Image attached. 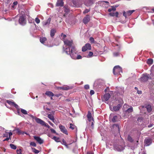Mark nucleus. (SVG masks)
<instances>
[{
  "label": "nucleus",
  "instance_id": "obj_9",
  "mask_svg": "<svg viewBox=\"0 0 154 154\" xmlns=\"http://www.w3.org/2000/svg\"><path fill=\"white\" fill-rule=\"evenodd\" d=\"M33 137L39 144H42L43 143V140L39 137L34 136Z\"/></svg>",
  "mask_w": 154,
  "mask_h": 154
},
{
  "label": "nucleus",
  "instance_id": "obj_34",
  "mask_svg": "<svg viewBox=\"0 0 154 154\" xmlns=\"http://www.w3.org/2000/svg\"><path fill=\"white\" fill-rule=\"evenodd\" d=\"M52 139H54V140L56 142H58L59 141V138L57 137H55V136L53 137Z\"/></svg>",
  "mask_w": 154,
  "mask_h": 154
},
{
  "label": "nucleus",
  "instance_id": "obj_63",
  "mask_svg": "<svg viewBox=\"0 0 154 154\" xmlns=\"http://www.w3.org/2000/svg\"><path fill=\"white\" fill-rule=\"evenodd\" d=\"M142 120V119L141 118H138L137 119V120L138 121H140V120Z\"/></svg>",
  "mask_w": 154,
  "mask_h": 154
},
{
  "label": "nucleus",
  "instance_id": "obj_51",
  "mask_svg": "<svg viewBox=\"0 0 154 154\" xmlns=\"http://www.w3.org/2000/svg\"><path fill=\"white\" fill-rule=\"evenodd\" d=\"M43 125L46 126V127H47L48 128H50V126L48 124L46 123L45 122V124L44 125Z\"/></svg>",
  "mask_w": 154,
  "mask_h": 154
},
{
  "label": "nucleus",
  "instance_id": "obj_6",
  "mask_svg": "<svg viewBox=\"0 0 154 154\" xmlns=\"http://www.w3.org/2000/svg\"><path fill=\"white\" fill-rule=\"evenodd\" d=\"M135 11L134 10H129L126 12L124 11L123 12V16L126 18L127 16H129Z\"/></svg>",
  "mask_w": 154,
  "mask_h": 154
},
{
  "label": "nucleus",
  "instance_id": "obj_64",
  "mask_svg": "<svg viewBox=\"0 0 154 154\" xmlns=\"http://www.w3.org/2000/svg\"><path fill=\"white\" fill-rule=\"evenodd\" d=\"M137 93L138 94H140L141 93V91H138Z\"/></svg>",
  "mask_w": 154,
  "mask_h": 154
},
{
  "label": "nucleus",
  "instance_id": "obj_53",
  "mask_svg": "<svg viewBox=\"0 0 154 154\" xmlns=\"http://www.w3.org/2000/svg\"><path fill=\"white\" fill-rule=\"evenodd\" d=\"M109 14L110 15L112 16H114L115 15V13L112 12L110 13Z\"/></svg>",
  "mask_w": 154,
  "mask_h": 154
},
{
  "label": "nucleus",
  "instance_id": "obj_19",
  "mask_svg": "<svg viewBox=\"0 0 154 154\" xmlns=\"http://www.w3.org/2000/svg\"><path fill=\"white\" fill-rule=\"evenodd\" d=\"M63 0H58L56 5L57 6H62L63 5Z\"/></svg>",
  "mask_w": 154,
  "mask_h": 154
},
{
  "label": "nucleus",
  "instance_id": "obj_17",
  "mask_svg": "<svg viewBox=\"0 0 154 154\" xmlns=\"http://www.w3.org/2000/svg\"><path fill=\"white\" fill-rule=\"evenodd\" d=\"M7 103L10 105L13 106L16 108H18V106L17 104H16L14 102H13L10 101L8 100L7 101Z\"/></svg>",
  "mask_w": 154,
  "mask_h": 154
},
{
  "label": "nucleus",
  "instance_id": "obj_54",
  "mask_svg": "<svg viewBox=\"0 0 154 154\" xmlns=\"http://www.w3.org/2000/svg\"><path fill=\"white\" fill-rule=\"evenodd\" d=\"M8 133L7 132H6L5 134H4V137H7L8 136Z\"/></svg>",
  "mask_w": 154,
  "mask_h": 154
},
{
  "label": "nucleus",
  "instance_id": "obj_15",
  "mask_svg": "<svg viewBox=\"0 0 154 154\" xmlns=\"http://www.w3.org/2000/svg\"><path fill=\"white\" fill-rule=\"evenodd\" d=\"M110 97V95L109 94L107 93L105 94L103 96L102 99L103 100L105 101H107L109 98Z\"/></svg>",
  "mask_w": 154,
  "mask_h": 154
},
{
  "label": "nucleus",
  "instance_id": "obj_48",
  "mask_svg": "<svg viewBox=\"0 0 154 154\" xmlns=\"http://www.w3.org/2000/svg\"><path fill=\"white\" fill-rule=\"evenodd\" d=\"M90 10L88 9H86L85 10V11L83 12V13L84 14L86 13L89 12Z\"/></svg>",
  "mask_w": 154,
  "mask_h": 154
},
{
  "label": "nucleus",
  "instance_id": "obj_33",
  "mask_svg": "<svg viewBox=\"0 0 154 154\" xmlns=\"http://www.w3.org/2000/svg\"><path fill=\"white\" fill-rule=\"evenodd\" d=\"M10 146L11 149H15L17 148L16 146L13 144H10Z\"/></svg>",
  "mask_w": 154,
  "mask_h": 154
},
{
  "label": "nucleus",
  "instance_id": "obj_44",
  "mask_svg": "<svg viewBox=\"0 0 154 154\" xmlns=\"http://www.w3.org/2000/svg\"><path fill=\"white\" fill-rule=\"evenodd\" d=\"M15 130L16 131L17 133L19 134H21V131L19 129H17L16 130H14L13 131H14Z\"/></svg>",
  "mask_w": 154,
  "mask_h": 154
},
{
  "label": "nucleus",
  "instance_id": "obj_60",
  "mask_svg": "<svg viewBox=\"0 0 154 154\" xmlns=\"http://www.w3.org/2000/svg\"><path fill=\"white\" fill-rule=\"evenodd\" d=\"M30 116L32 117L33 119H35V118H36L35 117H34L33 115H30Z\"/></svg>",
  "mask_w": 154,
  "mask_h": 154
},
{
  "label": "nucleus",
  "instance_id": "obj_55",
  "mask_svg": "<svg viewBox=\"0 0 154 154\" xmlns=\"http://www.w3.org/2000/svg\"><path fill=\"white\" fill-rule=\"evenodd\" d=\"M9 139H11V137H8L7 138H6L5 139V140H3V141H8Z\"/></svg>",
  "mask_w": 154,
  "mask_h": 154
},
{
  "label": "nucleus",
  "instance_id": "obj_38",
  "mask_svg": "<svg viewBox=\"0 0 154 154\" xmlns=\"http://www.w3.org/2000/svg\"><path fill=\"white\" fill-rule=\"evenodd\" d=\"M35 22L37 24L39 23L40 22V20L37 17L35 18Z\"/></svg>",
  "mask_w": 154,
  "mask_h": 154
},
{
  "label": "nucleus",
  "instance_id": "obj_36",
  "mask_svg": "<svg viewBox=\"0 0 154 154\" xmlns=\"http://www.w3.org/2000/svg\"><path fill=\"white\" fill-rule=\"evenodd\" d=\"M93 53L92 52L90 51L89 52L88 55L87 56V57H91L93 56Z\"/></svg>",
  "mask_w": 154,
  "mask_h": 154
},
{
  "label": "nucleus",
  "instance_id": "obj_12",
  "mask_svg": "<svg viewBox=\"0 0 154 154\" xmlns=\"http://www.w3.org/2000/svg\"><path fill=\"white\" fill-rule=\"evenodd\" d=\"M121 107V105L120 104H119L117 106L113 107V108L111 107H110V108L112 111H117L119 110Z\"/></svg>",
  "mask_w": 154,
  "mask_h": 154
},
{
  "label": "nucleus",
  "instance_id": "obj_39",
  "mask_svg": "<svg viewBox=\"0 0 154 154\" xmlns=\"http://www.w3.org/2000/svg\"><path fill=\"white\" fill-rule=\"evenodd\" d=\"M30 145L35 147L36 146V143L34 142H31L30 143Z\"/></svg>",
  "mask_w": 154,
  "mask_h": 154
},
{
  "label": "nucleus",
  "instance_id": "obj_45",
  "mask_svg": "<svg viewBox=\"0 0 154 154\" xmlns=\"http://www.w3.org/2000/svg\"><path fill=\"white\" fill-rule=\"evenodd\" d=\"M50 130L51 132L53 133H56V131H55L52 128H50Z\"/></svg>",
  "mask_w": 154,
  "mask_h": 154
},
{
  "label": "nucleus",
  "instance_id": "obj_31",
  "mask_svg": "<svg viewBox=\"0 0 154 154\" xmlns=\"http://www.w3.org/2000/svg\"><path fill=\"white\" fill-rule=\"evenodd\" d=\"M21 112L22 113H23L24 114L26 115L27 114V111L25 109H21Z\"/></svg>",
  "mask_w": 154,
  "mask_h": 154
},
{
  "label": "nucleus",
  "instance_id": "obj_21",
  "mask_svg": "<svg viewBox=\"0 0 154 154\" xmlns=\"http://www.w3.org/2000/svg\"><path fill=\"white\" fill-rule=\"evenodd\" d=\"M145 108H146L147 111L149 112H150L152 111L151 106L149 104L146 105V106Z\"/></svg>",
  "mask_w": 154,
  "mask_h": 154
},
{
  "label": "nucleus",
  "instance_id": "obj_59",
  "mask_svg": "<svg viewBox=\"0 0 154 154\" xmlns=\"http://www.w3.org/2000/svg\"><path fill=\"white\" fill-rule=\"evenodd\" d=\"M9 137H11V136L12 135V133L11 132H9L8 133Z\"/></svg>",
  "mask_w": 154,
  "mask_h": 154
},
{
  "label": "nucleus",
  "instance_id": "obj_16",
  "mask_svg": "<svg viewBox=\"0 0 154 154\" xmlns=\"http://www.w3.org/2000/svg\"><path fill=\"white\" fill-rule=\"evenodd\" d=\"M59 128L61 130V131L63 132V133H64L65 134H67V131L66 130L65 127L62 125H60L59 126Z\"/></svg>",
  "mask_w": 154,
  "mask_h": 154
},
{
  "label": "nucleus",
  "instance_id": "obj_58",
  "mask_svg": "<svg viewBox=\"0 0 154 154\" xmlns=\"http://www.w3.org/2000/svg\"><path fill=\"white\" fill-rule=\"evenodd\" d=\"M118 55V53H113V55L114 56H117Z\"/></svg>",
  "mask_w": 154,
  "mask_h": 154
},
{
  "label": "nucleus",
  "instance_id": "obj_10",
  "mask_svg": "<svg viewBox=\"0 0 154 154\" xmlns=\"http://www.w3.org/2000/svg\"><path fill=\"white\" fill-rule=\"evenodd\" d=\"M152 140L151 139L146 138L145 140V145L146 146H149L152 143Z\"/></svg>",
  "mask_w": 154,
  "mask_h": 154
},
{
  "label": "nucleus",
  "instance_id": "obj_42",
  "mask_svg": "<svg viewBox=\"0 0 154 154\" xmlns=\"http://www.w3.org/2000/svg\"><path fill=\"white\" fill-rule=\"evenodd\" d=\"M64 11L66 13H67L69 11V9L68 8V7H64Z\"/></svg>",
  "mask_w": 154,
  "mask_h": 154
},
{
  "label": "nucleus",
  "instance_id": "obj_13",
  "mask_svg": "<svg viewBox=\"0 0 154 154\" xmlns=\"http://www.w3.org/2000/svg\"><path fill=\"white\" fill-rule=\"evenodd\" d=\"M35 120L37 123L40 124L42 125H43L45 124V122L40 119L35 118Z\"/></svg>",
  "mask_w": 154,
  "mask_h": 154
},
{
  "label": "nucleus",
  "instance_id": "obj_37",
  "mask_svg": "<svg viewBox=\"0 0 154 154\" xmlns=\"http://www.w3.org/2000/svg\"><path fill=\"white\" fill-rule=\"evenodd\" d=\"M128 141L131 142H132L133 141V140L131 137L130 136H128Z\"/></svg>",
  "mask_w": 154,
  "mask_h": 154
},
{
  "label": "nucleus",
  "instance_id": "obj_40",
  "mask_svg": "<svg viewBox=\"0 0 154 154\" xmlns=\"http://www.w3.org/2000/svg\"><path fill=\"white\" fill-rule=\"evenodd\" d=\"M17 154H21V149H19L17 150Z\"/></svg>",
  "mask_w": 154,
  "mask_h": 154
},
{
  "label": "nucleus",
  "instance_id": "obj_46",
  "mask_svg": "<svg viewBox=\"0 0 154 154\" xmlns=\"http://www.w3.org/2000/svg\"><path fill=\"white\" fill-rule=\"evenodd\" d=\"M63 144L66 146L67 148H68V145L66 144V143L65 141L63 140Z\"/></svg>",
  "mask_w": 154,
  "mask_h": 154
},
{
  "label": "nucleus",
  "instance_id": "obj_30",
  "mask_svg": "<svg viewBox=\"0 0 154 154\" xmlns=\"http://www.w3.org/2000/svg\"><path fill=\"white\" fill-rule=\"evenodd\" d=\"M153 60L151 59H149L148 60L147 63L148 64H152V63Z\"/></svg>",
  "mask_w": 154,
  "mask_h": 154
},
{
  "label": "nucleus",
  "instance_id": "obj_35",
  "mask_svg": "<svg viewBox=\"0 0 154 154\" xmlns=\"http://www.w3.org/2000/svg\"><path fill=\"white\" fill-rule=\"evenodd\" d=\"M32 149L33 152L35 154H37L39 152V151L38 150L36 149L35 148H32Z\"/></svg>",
  "mask_w": 154,
  "mask_h": 154
},
{
  "label": "nucleus",
  "instance_id": "obj_57",
  "mask_svg": "<svg viewBox=\"0 0 154 154\" xmlns=\"http://www.w3.org/2000/svg\"><path fill=\"white\" fill-rule=\"evenodd\" d=\"M48 123L49 124L52 126V127L54 126V125L52 123H51L50 121H48Z\"/></svg>",
  "mask_w": 154,
  "mask_h": 154
},
{
  "label": "nucleus",
  "instance_id": "obj_25",
  "mask_svg": "<svg viewBox=\"0 0 154 154\" xmlns=\"http://www.w3.org/2000/svg\"><path fill=\"white\" fill-rule=\"evenodd\" d=\"M133 111V108L132 107H130V108L128 109L127 110H125V111L126 112V113H130L132 112Z\"/></svg>",
  "mask_w": 154,
  "mask_h": 154
},
{
  "label": "nucleus",
  "instance_id": "obj_18",
  "mask_svg": "<svg viewBox=\"0 0 154 154\" xmlns=\"http://www.w3.org/2000/svg\"><path fill=\"white\" fill-rule=\"evenodd\" d=\"M90 20V18L88 16H87L83 20V22L85 24L87 23Z\"/></svg>",
  "mask_w": 154,
  "mask_h": 154
},
{
  "label": "nucleus",
  "instance_id": "obj_49",
  "mask_svg": "<svg viewBox=\"0 0 154 154\" xmlns=\"http://www.w3.org/2000/svg\"><path fill=\"white\" fill-rule=\"evenodd\" d=\"M128 106L126 104H125L124 105L123 108L124 111L125 110H126L125 109V108H127Z\"/></svg>",
  "mask_w": 154,
  "mask_h": 154
},
{
  "label": "nucleus",
  "instance_id": "obj_24",
  "mask_svg": "<svg viewBox=\"0 0 154 154\" xmlns=\"http://www.w3.org/2000/svg\"><path fill=\"white\" fill-rule=\"evenodd\" d=\"M56 32V31L54 29H52L51 31L50 35L51 37H53Z\"/></svg>",
  "mask_w": 154,
  "mask_h": 154
},
{
  "label": "nucleus",
  "instance_id": "obj_3",
  "mask_svg": "<svg viewBox=\"0 0 154 154\" xmlns=\"http://www.w3.org/2000/svg\"><path fill=\"white\" fill-rule=\"evenodd\" d=\"M122 69L119 66H115L113 69V73L114 75H116L119 74L120 72H122Z\"/></svg>",
  "mask_w": 154,
  "mask_h": 154
},
{
  "label": "nucleus",
  "instance_id": "obj_29",
  "mask_svg": "<svg viewBox=\"0 0 154 154\" xmlns=\"http://www.w3.org/2000/svg\"><path fill=\"white\" fill-rule=\"evenodd\" d=\"M112 121L113 122L117 121H118L117 116H114L112 119Z\"/></svg>",
  "mask_w": 154,
  "mask_h": 154
},
{
  "label": "nucleus",
  "instance_id": "obj_27",
  "mask_svg": "<svg viewBox=\"0 0 154 154\" xmlns=\"http://www.w3.org/2000/svg\"><path fill=\"white\" fill-rule=\"evenodd\" d=\"M113 128H116V129L118 130L119 131L120 128L119 125L117 124H114L113 125Z\"/></svg>",
  "mask_w": 154,
  "mask_h": 154
},
{
  "label": "nucleus",
  "instance_id": "obj_41",
  "mask_svg": "<svg viewBox=\"0 0 154 154\" xmlns=\"http://www.w3.org/2000/svg\"><path fill=\"white\" fill-rule=\"evenodd\" d=\"M70 126L69 127L70 128H71L72 130L74 128V127H75V126L74 125H73L72 124H70Z\"/></svg>",
  "mask_w": 154,
  "mask_h": 154
},
{
  "label": "nucleus",
  "instance_id": "obj_22",
  "mask_svg": "<svg viewBox=\"0 0 154 154\" xmlns=\"http://www.w3.org/2000/svg\"><path fill=\"white\" fill-rule=\"evenodd\" d=\"M48 117L51 120H52L53 122H54V119L53 116L51 114H49L48 115Z\"/></svg>",
  "mask_w": 154,
  "mask_h": 154
},
{
  "label": "nucleus",
  "instance_id": "obj_7",
  "mask_svg": "<svg viewBox=\"0 0 154 154\" xmlns=\"http://www.w3.org/2000/svg\"><path fill=\"white\" fill-rule=\"evenodd\" d=\"M124 149V147L123 146L120 145H117L116 146L114 145V149L118 151H121L123 150Z\"/></svg>",
  "mask_w": 154,
  "mask_h": 154
},
{
  "label": "nucleus",
  "instance_id": "obj_61",
  "mask_svg": "<svg viewBox=\"0 0 154 154\" xmlns=\"http://www.w3.org/2000/svg\"><path fill=\"white\" fill-rule=\"evenodd\" d=\"M152 125H152V124H150V125H148V127L149 128H150V127H152Z\"/></svg>",
  "mask_w": 154,
  "mask_h": 154
},
{
  "label": "nucleus",
  "instance_id": "obj_2",
  "mask_svg": "<svg viewBox=\"0 0 154 154\" xmlns=\"http://www.w3.org/2000/svg\"><path fill=\"white\" fill-rule=\"evenodd\" d=\"M24 10L23 9L20 10L19 12L21 11L22 16L20 17L19 19V22L20 24L22 25H25L26 23V21L24 16L23 15L24 14Z\"/></svg>",
  "mask_w": 154,
  "mask_h": 154
},
{
  "label": "nucleus",
  "instance_id": "obj_47",
  "mask_svg": "<svg viewBox=\"0 0 154 154\" xmlns=\"http://www.w3.org/2000/svg\"><path fill=\"white\" fill-rule=\"evenodd\" d=\"M84 88L86 89H88L89 88V86L88 85H85L84 86Z\"/></svg>",
  "mask_w": 154,
  "mask_h": 154
},
{
  "label": "nucleus",
  "instance_id": "obj_14",
  "mask_svg": "<svg viewBox=\"0 0 154 154\" xmlns=\"http://www.w3.org/2000/svg\"><path fill=\"white\" fill-rule=\"evenodd\" d=\"M87 117L88 119V120L89 122L91 121H94V119L91 116V112L89 111L87 116Z\"/></svg>",
  "mask_w": 154,
  "mask_h": 154
},
{
  "label": "nucleus",
  "instance_id": "obj_11",
  "mask_svg": "<svg viewBox=\"0 0 154 154\" xmlns=\"http://www.w3.org/2000/svg\"><path fill=\"white\" fill-rule=\"evenodd\" d=\"M72 88V87L67 86H65L62 87H58L57 88L58 89L63 90H67Z\"/></svg>",
  "mask_w": 154,
  "mask_h": 154
},
{
  "label": "nucleus",
  "instance_id": "obj_26",
  "mask_svg": "<svg viewBox=\"0 0 154 154\" xmlns=\"http://www.w3.org/2000/svg\"><path fill=\"white\" fill-rule=\"evenodd\" d=\"M17 4V2H14L13 4L11 6L12 9H14L16 8V6Z\"/></svg>",
  "mask_w": 154,
  "mask_h": 154
},
{
  "label": "nucleus",
  "instance_id": "obj_50",
  "mask_svg": "<svg viewBox=\"0 0 154 154\" xmlns=\"http://www.w3.org/2000/svg\"><path fill=\"white\" fill-rule=\"evenodd\" d=\"M90 122L91 123V127H92V129H93L94 128V121H91Z\"/></svg>",
  "mask_w": 154,
  "mask_h": 154
},
{
  "label": "nucleus",
  "instance_id": "obj_43",
  "mask_svg": "<svg viewBox=\"0 0 154 154\" xmlns=\"http://www.w3.org/2000/svg\"><path fill=\"white\" fill-rule=\"evenodd\" d=\"M89 40L91 43H93L94 42V39L93 38H92V37L90 38Z\"/></svg>",
  "mask_w": 154,
  "mask_h": 154
},
{
  "label": "nucleus",
  "instance_id": "obj_62",
  "mask_svg": "<svg viewBox=\"0 0 154 154\" xmlns=\"http://www.w3.org/2000/svg\"><path fill=\"white\" fill-rule=\"evenodd\" d=\"M87 154H93V153L92 152H88Z\"/></svg>",
  "mask_w": 154,
  "mask_h": 154
},
{
  "label": "nucleus",
  "instance_id": "obj_5",
  "mask_svg": "<svg viewBox=\"0 0 154 154\" xmlns=\"http://www.w3.org/2000/svg\"><path fill=\"white\" fill-rule=\"evenodd\" d=\"M91 49V46L89 43L86 44L85 46L82 48V51H85L87 50H90Z\"/></svg>",
  "mask_w": 154,
  "mask_h": 154
},
{
  "label": "nucleus",
  "instance_id": "obj_32",
  "mask_svg": "<svg viewBox=\"0 0 154 154\" xmlns=\"http://www.w3.org/2000/svg\"><path fill=\"white\" fill-rule=\"evenodd\" d=\"M116 10V8L115 7H112L111 8H109L108 9V11L110 12L112 11H114Z\"/></svg>",
  "mask_w": 154,
  "mask_h": 154
},
{
  "label": "nucleus",
  "instance_id": "obj_1",
  "mask_svg": "<svg viewBox=\"0 0 154 154\" xmlns=\"http://www.w3.org/2000/svg\"><path fill=\"white\" fill-rule=\"evenodd\" d=\"M64 45L63 47V51L67 54L70 55L73 59H81L82 57L78 55L75 47L72 46L73 42L72 40H66L64 41Z\"/></svg>",
  "mask_w": 154,
  "mask_h": 154
},
{
  "label": "nucleus",
  "instance_id": "obj_56",
  "mask_svg": "<svg viewBox=\"0 0 154 154\" xmlns=\"http://www.w3.org/2000/svg\"><path fill=\"white\" fill-rule=\"evenodd\" d=\"M115 16L116 17H118V12H116L115 13Z\"/></svg>",
  "mask_w": 154,
  "mask_h": 154
},
{
  "label": "nucleus",
  "instance_id": "obj_8",
  "mask_svg": "<svg viewBox=\"0 0 154 154\" xmlns=\"http://www.w3.org/2000/svg\"><path fill=\"white\" fill-rule=\"evenodd\" d=\"M106 143V146L107 148H112L113 146L114 147V145H113L112 141L110 140L108 141Z\"/></svg>",
  "mask_w": 154,
  "mask_h": 154
},
{
  "label": "nucleus",
  "instance_id": "obj_28",
  "mask_svg": "<svg viewBox=\"0 0 154 154\" xmlns=\"http://www.w3.org/2000/svg\"><path fill=\"white\" fill-rule=\"evenodd\" d=\"M46 40V38L45 37H43L42 38H41L40 39V42L42 44H43L44 43L45 41Z\"/></svg>",
  "mask_w": 154,
  "mask_h": 154
},
{
  "label": "nucleus",
  "instance_id": "obj_4",
  "mask_svg": "<svg viewBox=\"0 0 154 154\" xmlns=\"http://www.w3.org/2000/svg\"><path fill=\"white\" fill-rule=\"evenodd\" d=\"M151 79V77L149 74H144L143 76L140 78V80L143 82H145L148 79Z\"/></svg>",
  "mask_w": 154,
  "mask_h": 154
},
{
  "label": "nucleus",
  "instance_id": "obj_20",
  "mask_svg": "<svg viewBox=\"0 0 154 154\" xmlns=\"http://www.w3.org/2000/svg\"><path fill=\"white\" fill-rule=\"evenodd\" d=\"M51 20V19L50 18H48L46 21L44 22L43 23V25L45 26L49 25L50 24Z\"/></svg>",
  "mask_w": 154,
  "mask_h": 154
},
{
  "label": "nucleus",
  "instance_id": "obj_52",
  "mask_svg": "<svg viewBox=\"0 0 154 154\" xmlns=\"http://www.w3.org/2000/svg\"><path fill=\"white\" fill-rule=\"evenodd\" d=\"M94 91L93 90H91V91H90V94L92 95H93V94H94Z\"/></svg>",
  "mask_w": 154,
  "mask_h": 154
},
{
  "label": "nucleus",
  "instance_id": "obj_23",
  "mask_svg": "<svg viewBox=\"0 0 154 154\" xmlns=\"http://www.w3.org/2000/svg\"><path fill=\"white\" fill-rule=\"evenodd\" d=\"M45 94L49 97H52L54 96L53 93L52 92L49 91H46Z\"/></svg>",
  "mask_w": 154,
  "mask_h": 154
}]
</instances>
